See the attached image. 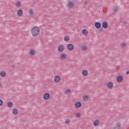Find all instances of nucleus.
Returning <instances> with one entry per match:
<instances>
[{
	"instance_id": "obj_30",
	"label": "nucleus",
	"mask_w": 129,
	"mask_h": 129,
	"mask_svg": "<svg viewBox=\"0 0 129 129\" xmlns=\"http://www.w3.org/2000/svg\"><path fill=\"white\" fill-rule=\"evenodd\" d=\"M4 104V101L0 99V106H2Z\"/></svg>"
},
{
	"instance_id": "obj_33",
	"label": "nucleus",
	"mask_w": 129,
	"mask_h": 129,
	"mask_svg": "<svg viewBox=\"0 0 129 129\" xmlns=\"http://www.w3.org/2000/svg\"><path fill=\"white\" fill-rule=\"evenodd\" d=\"M126 44H125V43H122L121 46L122 47V48H124V46L126 45Z\"/></svg>"
},
{
	"instance_id": "obj_25",
	"label": "nucleus",
	"mask_w": 129,
	"mask_h": 129,
	"mask_svg": "<svg viewBox=\"0 0 129 129\" xmlns=\"http://www.w3.org/2000/svg\"><path fill=\"white\" fill-rule=\"evenodd\" d=\"M82 50L86 51V50H87V47H86L85 45L82 46Z\"/></svg>"
},
{
	"instance_id": "obj_34",
	"label": "nucleus",
	"mask_w": 129,
	"mask_h": 129,
	"mask_svg": "<svg viewBox=\"0 0 129 129\" xmlns=\"http://www.w3.org/2000/svg\"><path fill=\"white\" fill-rule=\"evenodd\" d=\"M79 0H73V2H75L77 4V2H79Z\"/></svg>"
},
{
	"instance_id": "obj_31",
	"label": "nucleus",
	"mask_w": 129,
	"mask_h": 129,
	"mask_svg": "<svg viewBox=\"0 0 129 129\" xmlns=\"http://www.w3.org/2000/svg\"><path fill=\"white\" fill-rule=\"evenodd\" d=\"M29 13L30 15H31V16H32L33 13V10H29Z\"/></svg>"
},
{
	"instance_id": "obj_15",
	"label": "nucleus",
	"mask_w": 129,
	"mask_h": 129,
	"mask_svg": "<svg viewBox=\"0 0 129 129\" xmlns=\"http://www.w3.org/2000/svg\"><path fill=\"white\" fill-rule=\"evenodd\" d=\"M12 113L13 114H18L19 113V110L17 108H14L13 109Z\"/></svg>"
},
{
	"instance_id": "obj_8",
	"label": "nucleus",
	"mask_w": 129,
	"mask_h": 129,
	"mask_svg": "<svg viewBox=\"0 0 129 129\" xmlns=\"http://www.w3.org/2000/svg\"><path fill=\"white\" fill-rule=\"evenodd\" d=\"M96 29H100L101 28V23L100 22H95L94 25Z\"/></svg>"
},
{
	"instance_id": "obj_4",
	"label": "nucleus",
	"mask_w": 129,
	"mask_h": 129,
	"mask_svg": "<svg viewBox=\"0 0 129 129\" xmlns=\"http://www.w3.org/2000/svg\"><path fill=\"white\" fill-rule=\"evenodd\" d=\"M67 49L69 51H73L74 50V45L70 43L67 45Z\"/></svg>"
},
{
	"instance_id": "obj_18",
	"label": "nucleus",
	"mask_w": 129,
	"mask_h": 129,
	"mask_svg": "<svg viewBox=\"0 0 129 129\" xmlns=\"http://www.w3.org/2000/svg\"><path fill=\"white\" fill-rule=\"evenodd\" d=\"M6 75H7V73H6V72L5 71L1 72L0 76H1V77H6Z\"/></svg>"
},
{
	"instance_id": "obj_23",
	"label": "nucleus",
	"mask_w": 129,
	"mask_h": 129,
	"mask_svg": "<svg viewBox=\"0 0 129 129\" xmlns=\"http://www.w3.org/2000/svg\"><path fill=\"white\" fill-rule=\"evenodd\" d=\"M112 10H113V12L114 13H116V12H117V11H118V10H119V9H118V7H114L112 9Z\"/></svg>"
},
{
	"instance_id": "obj_38",
	"label": "nucleus",
	"mask_w": 129,
	"mask_h": 129,
	"mask_svg": "<svg viewBox=\"0 0 129 129\" xmlns=\"http://www.w3.org/2000/svg\"><path fill=\"white\" fill-rule=\"evenodd\" d=\"M124 24L125 25L126 24V22H124Z\"/></svg>"
},
{
	"instance_id": "obj_19",
	"label": "nucleus",
	"mask_w": 129,
	"mask_h": 129,
	"mask_svg": "<svg viewBox=\"0 0 129 129\" xmlns=\"http://www.w3.org/2000/svg\"><path fill=\"white\" fill-rule=\"evenodd\" d=\"M82 74L83 76H87L88 75V71L87 70L83 71Z\"/></svg>"
},
{
	"instance_id": "obj_28",
	"label": "nucleus",
	"mask_w": 129,
	"mask_h": 129,
	"mask_svg": "<svg viewBox=\"0 0 129 129\" xmlns=\"http://www.w3.org/2000/svg\"><path fill=\"white\" fill-rule=\"evenodd\" d=\"M87 98H88V96L87 95L84 96L83 100L85 101L86 100V99H87Z\"/></svg>"
},
{
	"instance_id": "obj_32",
	"label": "nucleus",
	"mask_w": 129,
	"mask_h": 129,
	"mask_svg": "<svg viewBox=\"0 0 129 129\" xmlns=\"http://www.w3.org/2000/svg\"><path fill=\"white\" fill-rule=\"evenodd\" d=\"M99 32H103V28L102 27H100L99 29Z\"/></svg>"
},
{
	"instance_id": "obj_24",
	"label": "nucleus",
	"mask_w": 129,
	"mask_h": 129,
	"mask_svg": "<svg viewBox=\"0 0 129 129\" xmlns=\"http://www.w3.org/2000/svg\"><path fill=\"white\" fill-rule=\"evenodd\" d=\"M21 6H22V3H21V2H18L16 4V7H21Z\"/></svg>"
},
{
	"instance_id": "obj_11",
	"label": "nucleus",
	"mask_w": 129,
	"mask_h": 129,
	"mask_svg": "<svg viewBox=\"0 0 129 129\" xmlns=\"http://www.w3.org/2000/svg\"><path fill=\"white\" fill-rule=\"evenodd\" d=\"M108 88L109 89H112V88L113 87V83L111 82H109L107 85Z\"/></svg>"
},
{
	"instance_id": "obj_9",
	"label": "nucleus",
	"mask_w": 129,
	"mask_h": 129,
	"mask_svg": "<svg viewBox=\"0 0 129 129\" xmlns=\"http://www.w3.org/2000/svg\"><path fill=\"white\" fill-rule=\"evenodd\" d=\"M60 80H61V78L59 76H56L54 77V82H56V83H58V82H60Z\"/></svg>"
},
{
	"instance_id": "obj_39",
	"label": "nucleus",
	"mask_w": 129,
	"mask_h": 129,
	"mask_svg": "<svg viewBox=\"0 0 129 129\" xmlns=\"http://www.w3.org/2000/svg\"><path fill=\"white\" fill-rule=\"evenodd\" d=\"M0 85H1V84H0Z\"/></svg>"
},
{
	"instance_id": "obj_12",
	"label": "nucleus",
	"mask_w": 129,
	"mask_h": 129,
	"mask_svg": "<svg viewBox=\"0 0 129 129\" xmlns=\"http://www.w3.org/2000/svg\"><path fill=\"white\" fill-rule=\"evenodd\" d=\"M23 14H24V12L21 9L19 10L17 12V16L18 17H21V16H23Z\"/></svg>"
},
{
	"instance_id": "obj_14",
	"label": "nucleus",
	"mask_w": 129,
	"mask_h": 129,
	"mask_svg": "<svg viewBox=\"0 0 129 129\" xmlns=\"http://www.w3.org/2000/svg\"><path fill=\"white\" fill-rule=\"evenodd\" d=\"M82 34H84V36H87V35H88V31L86 29H83Z\"/></svg>"
},
{
	"instance_id": "obj_27",
	"label": "nucleus",
	"mask_w": 129,
	"mask_h": 129,
	"mask_svg": "<svg viewBox=\"0 0 129 129\" xmlns=\"http://www.w3.org/2000/svg\"><path fill=\"white\" fill-rule=\"evenodd\" d=\"M66 123H67V124H69L70 123V119H67L66 120Z\"/></svg>"
},
{
	"instance_id": "obj_36",
	"label": "nucleus",
	"mask_w": 129,
	"mask_h": 129,
	"mask_svg": "<svg viewBox=\"0 0 129 129\" xmlns=\"http://www.w3.org/2000/svg\"><path fill=\"white\" fill-rule=\"evenodd\" d=\"M15 67H16V66H15V64H13L12 65V68H15Z\"/></svg>"
},
{
	"instance_id": "obj_20",
	"label": "nucleus",
	"mask_w": 129,
	"mask_h": 129,
	"mask_svg": "<svg viewBox=\"0 0 129 129\" xmlns=\"http://www.w3.org/2000/svg\"><path fill=\"white\" fill-rule=\"evenodd\" d=\"M64 40L65 42H68L70 40V36L69 35H66L64 38Z\"/></svg>"
},
{
	"instance_id": "obj_26",
	"label": "nucleus",
	"mask_w": 129,
	"mask_h": 129,
	"mask_svg": "<svg viewBox=\"0 0 129 129\" xmlns=\"http://www.w3.org/2000/svg\"><path fill=\"white\" fill-rule=\"evenodd\" d=\"M76 117H78V118L80 117V116H81V113H77L76 114Z\"/></svg>"
},
{
	"instance_id": "obj_5",
	"label": "nucleus",
	"mask_w": 129,
	"mask_h": 129,
	"mask_svg": "<svg viewBox=\"0 0 129 129\" xmlns=\"http://www.w3.org/2000/svg\"><path fill=\"white\" fill-rule=\"evenodd\" d=\"M43 99H44V100H48V99H50V94L48 93H45L43 95Z\"/></svg>"
},
{
	"instance_id": "obj_13",
	"label": "nucleus",
	"mask_w": 129,
	"mask_h": 129,
	"mask_svg": "<svg viewBox=\"0 0 129 129\" xmlns=\"http://www.w3.org/2000/svg\"><path fill=\"white\" fill-rule=\"evenodd\" d=\"M112 129H121L120 123H117L115 126L113 127Z\"/></svg>"
},
{
	"instance_id": "obj_29",
	"label": "nucleus",
	"mask_w": 129,
	"mask_h": 129,
	"mask_svg": "<svg viewBox=\"0 0 129 129\" xmlns=\"http://www.w3.org/2000/svg\"><path fill=\"white\" fill-rule=\"evenodd\" d=\"M70 92H71V91H70V90L68 89L67 90H66V94H69Z\"/></svg>"
},
{
	"instance_id": "obj_21",
	"label": "nucleus",
	"mask_w": 129,
	"mask_h": 129,
	"mask_svg": "<svg viewBox=\"0 0 129 129\" xmlns=\"http://www.w3.org/2000/svg\"><path fill=\"white\" fill-rule=\"evenodd\" d=\"M36 54V51H35L34 50L31 49L30 51V54L31 55V56H34Z\"/></svg>"
},
{
	"instance_id": "obj_10",
	"label": "nucleus",
	"mask_w": 129,
	"mask_h": 129,
	"mask_svg": "<svg viewBox=\"0 0 129 129\" xmlns=\"http://www.w3.org/2000/svg\"><path fill=\"white\" fill-rule=\"evenodd\" d=\"M76 108H79L82 106V104L80 102H77L75 104Z\"/></svg>"
},
{
	"instance_id": "obj_6",
	"label": "nucleus",
	"mask_w": 129,
	"mask_h": 129,
	"mask_svg": "<svg viewBox=\"0 0 129 129\" xmlns=\"http://www.w3.org/2000/svg\"><path fill=\"white\" fill-rule=\"evenodd\" d=\"M122 81H123V76H118L117 77V82H118V83H120V82H122Z\"/></svg>"
},
{
	"instance_id": "obj_22",
	"label": "nucleus",
	"mask_w": 129,
	"mask_h": 129,
	"mask_svg": "<svg viewBox=\"0 0 129 129\" xmlns=\"http://www.w3.org/2000/svg\"><path fill=\"white\" fill-rule=\"evenodd\" d=\"M99 122H100V121L99 120H96L94 121V125H98L99 124Z\"/></svg>"
},
{
	"instance_id": "obj_1",
	"label": "nucleus",
	"mask_w": 129,
	"mask_h": 129,
	"mask_svg": "<svg viewBox=\"0 0 129 129\" xmlns=\"http://www.w3.org/2000/svg\"><path fill=\"white\" fill-rule=\"evenodd\" d=\"M31 34L33 37H37L40 34V28L38 26H35L31 29Z\"/></svg>"
},
{
	"instance_id": "obj_35",
	"label": "nucleus",
	"mask_w": 129,
	"mask_h": 129,
	"mask_svg": "<svg viewBox=\"0 0 129 129\" xmlns=\"http://www.w3.org/2000/svg\"><path fill=\"white\" fill-rule=\"evenodd\" d=\"M88 2H85L84 3V5H85V6H86V5H87Z\"/></svg>"
},
{
	"instance_id": "obj_2",
	"label": "nucleus",
	"mask_w": 129,
	"mask_h": 129,
	"mask_svg": "<svg viewBox=\"0 0 129 129\" xmlns=\"http://www.w3.org/2000/svg\"><path fill=\"white\" fill-rule=\"evenodd\" d=\"M68 4V8L69 9H73V7L75 6V5H77V3L76 2H75V1H73V0H67Z\"/></svg>"
},
{
	"instance_id": "obj_16",
	"label": "nucleus",
	"mask_w": 129,
	"mask_h": 129,
	"mask_svg": "<svg viewBox=\"0 0 129 129\" xmlns=\"http://www.w3.org/2000/svg\"><path fill=\"white\" fill-rule=\"evenodd\" d=\"M7 106L9 108H11V107H13V106H14V104L13 103V102H9L7 103Z\"/></svg>"
},
{
	"instance_id": "obj_3",
	"label": "nucleus",
	"mask_w": 129,
	"mask_h": 129,
	"mask_svg": "<svg viewBox=\"0 0 129 129\" xmlns=\"http://www.w3.org/2000/svg\"><path fill=\"white\" fill-rule=\"evenodd\" d=\"M65 50V46L64 45L61 44L60 45H59L58 47V52H62L63 51Z\"/></svg>"
},
{
	"instance_id": "obj_17",
	"label": "nucleus",
	"mask_w": 129,
	"mask_h": 129,
	"mask_svg": "<svg viewBox=\"0 0 129 129\" xmlns=\"http://www.w3.org/2000/svg\"><path fill=\"white\" fill-rule=\"evenodd\" d=\"M60 58L62 60H64V59H66V58H67V54L64 53L60 54Z\"/></svg>"
},
{
	"instance_id": "obj_37",
	"label": "nucleus",
	"mask_w": 129,
	"mask_h": 129,
	"mask_svg": "<svg viewBox=\"0 0 129 129\" xmlns=\"http://www.w3.org/2000/svg\"><path fill=\"white\" fill-rule=\"evenodd\" d=\"M126 74H129V71H127L126 72Z\"/></svg>"
},
{
	"instance_id": "obj_7",
	"label": "nucleus",
	"mask_w": 129,
	"mask_h": 129,
	"mask_svg": "<svg viewBox=\"0 0 129 129\" xmlns=\"http://www.w3.org/2000/svg\"><path fill=\"white\" fill-rule=\"evenodd\" d=\"M102 28L104 29H107L108 28V22L104 21L102 23Z\"/></svg>"
}]
</instances>
